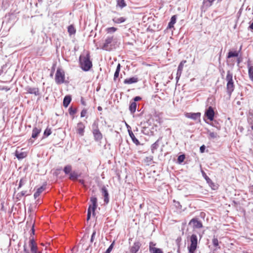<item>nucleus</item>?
<instances>
[{"instance_id": "1", "label": "nucleus", "mask_w": 253, "mask_h": 253, "mask_svg": "<svg viewBox=\"0 0 253 253\" xmlns=\"http://www.w3.org/2000/svg\"><path fill=\"white\" fill-rule=\"evenodd\" d=\"M79 62L81 69L85 72L88 71L92 66L88 53L86 55H81L79 57Z\"/></svg>"}, {"instance_id": "2", "label": "nucleus", "mask_w": 253, "mask_h": 253, "mask_svg": "<svg viewBox=\"0 0 253 253\" xmlns=\"http://www.w3.org/2000/svg\"><path fill=\"white\" fill-rule=\"evenodd\" d=\"M226 81L227 93L230 96L234 90L235 85L233 80V74L229 70L227 72Z\"/></svg>"}, {"instance_id": "3", "label": "nucleus", "mask_w": 253, "mask_h": 253, "mask_svg": "<svg viewBox=\"0 0 253 253\" xmlns=\"http://www.w3.org/2000/svg\"><path fill=\"white\" fill-rule=\"evenodd\" d=\"M90 201L92 204L89 206L87 209V220H89L90 219L91 213H92L93 216H95V211L97 206V199L95 197H91Z\"/></svg>"}, {"instance_id": "4", "label": "nucleus", "mask_w": 253, "mask_h": 253, "mask_svg": "<svg viewBox=\"0 0 253 253\" xmlns=\"http://www.w3.org/2000/svg\"><path fill=\"white\" fill-rule=\"evenodd\" d=\"M190 245L188 246L189 253H195L198 247V238L196 235L192 234L190 238Z\"/></svg>"}, {"instance_id": "5", "label": "nucleus", "mask_w": 253, "mask_h": 253, "mask_svg": "<svg viewBox=\"0 0 253 253\" xmlns=\"http://www.w3.org/2000/svg\"><path fill=\"white\" fill-rule=\"evenodd\" d=\"M92 129L95 141H100L102 139L103 136L98 129V123L96 122H94L92 125Z\"/></svg>"}, {"instance_id": "6", "label": "nucleus", "mask_w": 253, "mask_h": 253, "mask_svg": "<svg viewBox=\"0 0 253 253\" xmlns=\"http://www.w3.org/2000/svg\"><path fill=\"white\" fill-rule=\"evenodd\" d=\"M55 82L57 84H60L64 83L65 81V72L64 70L60 68H58L55 74Z\"/></svg>"}, {"instance_id": "7", "label": "nucleus", "mask_w": 253, "mask_h": 253, "mask_svg": "<svg viewBox=\"0 0 253 253\" xmlns=\"http://www.w3.org/2000/svg\"><path fill=\"white\" fill-rule=\"evenodd\" d=\"M115 40L113 36L107 37L102 45V49L107 51H111L112 49V43L115 42Z\"/></svg>"}, {"instance_id": "8", "label": "nucleus", "mask_w": 253, "mask_h": 253, "mask_svg": "<svg viewBox=\"0 0 253 253\" xmlns=\"http://www.w3.org/2000/svg\"><path fill=\"white\" fill-rule=\"evenodd\" d=\"M29 247L30 248L31 253H42L41 252L38 251L37 245L33 237H30Z\"/></svg>"}, {"instance_id": "9", "label": "nucleus", "mask_w": 253, "mask_h": 253, "mask_svg": "<svg viewBox=\"0 0 253 253\" xmlns=\"http://www.w3.org/2000/svg\"><path fill=\"white\" fill-rule=\"evenodd\" d=\"M215 113L213 108L211 106H210L206 110L205 115L210 121H213Z\"/></svg>"}, {"instance_id": "10", "label": "nucleus", "mask_w": 253, "mask_h": 253, "mask_svg": "<svg viewBox=\"0 0 253 253\" xmlns=\"http://www.w3.org/2000/svg\"><path fill=\"white\" fill-rule=\"evenodd\" d=\"M156 244L153 242H150L149 243V252L150 253H163L162 249L155 248Z\"/></svg>"}, {"instance_id": "11", "label": "nucleus", "mask_w": 253, "mask_h": 253, "mask_svg": "<svg viewBox=\"0 0 253 253\" xmlns=\"http://www.w3.org/2000/svg\"><path fill=\"white\" fill-rule=\"evenodd\" d=\"M189 225H193V226L195 228H201L203 227L202 223L201 221L198 220L197 218H192L189 223Z\"/></svg>"}, {"instance_id": "12", "label": "nucleus", "mask_w": 253, "mask_h": 253, "mask_svg": "<svg viewBox=\"0 0 253 253\" xmlns=\"http://www.w3.org/2000/svg\"><path fill=\"white\" fill-rule=\"evenodd\" d=\"M101 192L102 195L104 196V204H107L109 202V196L108 190L105 186H103L101 188Z\"/></svg>"}, {"instance_id": "13", "label": "nucleus", "mask_w": 253, "mask_h": 253, "mask_svg": "<svg viewBox=\"0 0 253 253\" xmlns=\"http://www.w3.org/2000/svg\"><path fill=\"white\" fill-rule=\"evenodd\" d=\"M141 246V244L139 241H135L130 248V253H136L139 251Z\"/></svg>"}, {"instance_id": "14", "label": "nucleus", "mask_w": 253, "mask_h": 253, "mask_svg": "<svg viewBox=\"0 0 253 253\" xmlns=\"http://www.w3.org/2000/svg\"><path fill=\"white\" fill-rule=\"evenodd\" d=\"M185 116L193 120H197L198 119H200L201 116L200 113H186L185 114Z\"/></svg>"}, {"instance_id": "15", "label": "nucleus", "mask_w": 253, "mask_h": 253, "mask_svg": "<svg viewBox=\"0 0 253 253\" xmlns=\"http://www.w3.org/2000/svg\"><path fill=\"white\" fill-rule=\"evenodd\" d=\"M201 172H202L203 177L206 180L207 182L209 184V185L210 186V187L212 189H215V187H216L215 185L212 181V180L207 176V175L206 174L205 172L203 170H202Z\"/></svg>"}, {"instance_id": "16", "label": "nucleus", "mask_w": 253, "mask_h": 253, "mask_svg": "<svg viewBox=\"0 0 253 253\" xmlns=\"http://www.w3.org/2000/svg\"><path fill=\"white\" fill-rule=\"evenodd\" d=\"M85 126L82 122H79L77 124V132L81 136H82L84 135Z\"/></svg>"}, {"instance_id": "17", "label": "nucleus", "mask_w": 253, "mask_h": 253, "mask_svg": "<svg viewBox=\"0 0 253 253\" xmlns=\"http://www.w3.org/2000/svg\"><path fill=\"white\" fill-rule=\"evenodd\" d=\"M25 90L27 91V93L30 94H34L36 96H38L40 94L39 89L37 87H31L30 86H27Z\"/></svg>"}, {"instance_id": "18", "label": "nucleus", "mask_w": 253, "mask_h": 253, "mask_svg": "<svg viewBox=\"0 0 253 253\" xmlns=\"http://www.w3.org/2000/svg\"><path fill=\"white\" fill-rule=\"evenodd\" d=\"M138 81V78L136 77H132L126 79L124 83L125 84H132L134 83H136Z\"/></svg>"}, {"instance_id": "19", "label": "nucleus", "mask_w": 253, "mask_h": 253, "mask_svg": "<svg viewBox=\"0 0 253 253\" xmlns=\"http://www.w3.org/2000/svg\"><path fill=\"white\" fill-rule=\"evenodd\" d=\"M162 137H160L155 143L151 146V150L152 153H154L155 151L156 150L159 146V141L162 139Z\"/></svg>"}, {"instance_id": "20", "label": "nucleus", "mask_w": 253, "mask_h": 253, "mask_svg": "<svg viewBox=\"0 0 253 253\" xmlns=\"http://www.w3.org/2000/svg\"><path fill=\"white\" fill-rule=\"evenodd\" d=\"M72 98L70 95H66L64 97L63 105L65 107H67L71 101Z\"/></svg>"}, {"instance_id": "21", "label": "nucleus", "mask_w": 253, "mask_h": 253, "mask_svg": "<svg viewBox=\"0 0 253 253\" xmlns=\"http://www.w3.org/2000/svg\"><path fill=\"white\" fill-rule=\"evenodd\" d=\"M137 104L135 102H130L129 106V110L131 114H134L136 110Z\"/></svg>"}, {"instance_id": "22", "label": "nucleus", "mask_w": 253, "mask_h": 253, "mask_svg": "<svg viewBox=\"0 0 253 253\" xmlns=\"http://www.w3.org/2000/svg\"><path fill=\"white\" fill-rule=\"evenodd\" d=\"M176 16L175 15H173L170 20V21L169 22L168 24V26L167 28L168 29H171L173 27L174 24L176 23Z\"/></svg>"}, {"instance_id": "23", "label": "nucleus", "mask_w": 253, "mask_h": 253, "mask_svg": "<svg viewBox=\"0 0 253 253\" xmlns=\"http://www.w3.org/2000/svg\"><path fill=\"white\" fill-rule=\"evenodd\" d=\"M41 132V129L38 128L37 127L33 128L32 130V138H37L39 134Z\"/></svg>"}, {"instance_id": "24", "label": "nucleus", "mask_w": 253, "mask_h": 253, "mask_svg": "<svg viewBox=\"0 0 253 253\" xmlns=\"http://www.w3.org/2000/svg\"><path fill=\"white\" fill-rule=\"evenodd\" d=\"M248 68L249 78L251 81L253 82V66L251 65L250 63H248Z\"/></svg>"}, {"instance_id": "25", "label": "nucleus", "mask_w": 253, "mask_h": 253, "mask_svg": "<svg viewBox=\"0 0 253 253\" xmlns=\"http://www.w3.org/2000/svg\"><path fill=\"white\" fill-rule=\"evenodd\" d=\"M15 156L18 160H22L26 157V154L25 152H19L16 151Z\"/></svg>"}, {"instance_id": "26", "label": "nucleus", "mask_w": 253, "mask_h": 253, "mask_svg": "<svg viewBox=\"0 0 253 253\" xmlns=\"http://www.w3.org/2000/svg\"><path fill=\"white\" fill-rule=\"evenodd\" d=\"M212 243L214 247L216 248L214 249V251H215L218 249H220V247L219 246V241L217 238L213 237L212 240Z\"/></svg>"}, {"instance_id": "27", "label": "nucleus", "mask_w": 253, "mask_h": 253, "mask_svg": "<svg viewBox=\"0 0 253 253\" xmlns=\"http://www.w3.org/2000/svg\"><path fill=\"white\" fill-rule=\"evenodd\" d=\"M126 19L125 17H121L119 18L115 17L113 18V21L116 24H121L125 22Z\"/></svg>"}, {"instance_id": "28", "label": "nucleus", "mask_w": 253, "mask_h": 253, "mask_svg": "<svg viewBox=\"0 0 253 253\" xmlns=\"http://www.w3.org/2000/svg\"><path fill=\"white\" fill-rule=\"evenodd\" d=\"M121 64L120 63H119L117 65L115 72L114 73V81H116L117 79L119 77V73H120V70H121Z\"/></svg>"}, {"instance_id": "29", "label": "nucleus", "mask_w": 253, "mask_h": 253, "mask_svg": "<svg viewBox=\"0 0 253 253\" xmlns=\"http://www.w3.org/2000/svg\"><path fill=\"white\" fill-rule=\"evenodd\" d=\"M44 190V187L43 186H42L39 188H38V189L34 194V198L36 199L37 197H38Z\"/></svg>"}, {"instance_id": "30", "label": "nucleus", "mask_w": 253, "mask_h": 253, "mask_svg": "<svg viewBox=\"0 0 253 253\" xmlns=\"http://www.w3.org/2000/svg\"><path fill=\"white\" fill-rule=\"evenodd\" d=\"M80 174H78L77 172L74 171L70 173L69 178L73 180H77Z\"/></svg>"}, {"instance_id": "31", "label": "nucleus", "mask_w": 253, "mask_h": 253, "mask_svg": "<svg viewBox=\"0 0 253 253\" xmlns=\"http://www.w3.org/2000/svg\"><path fill=\"white\" fill-rule=\"evenodd\" d=\"M186 61L185 60H183L180 63L178 66L176 74L181 75L183 70V65L185 63H186Z\"/></svg>"}, {"instance_id": "32", "label": "nucleus", "mask_w": 253, "mask_h": 253, "mask_svg": "<svg viewBox=\"0 0 253 253\" xmlns=\"http://www.w3.org/2000/svg\"><path fill=\"white\" fill-rule=\"evenodd\" d=\"M239 55V52L237 51H230L228 52L227 58H230L231 57H238Z\"/></svg>"}, {"instance_id": "33", "label": "nucleus", "mask_w": 253, "mask_h": 253, "mask_svg": "<svg viewBox=\"0 0 253 253\" xmlns=\"http://www.w3.org/2000/svg\"><path fill=\"white\" fill-rule=\"evenodd\" d=\"M126 6L125 0H117V6L123 8Z\"/></svg>"}, {"instance_id": "34", "label": "nucleus", "mask_w": 253, "mask_h": 253, "mask_svg": "<svg viewBox=\"0 0 253 253\" xmlns=\"http://www.w3.org/2000/svg\"><path fill=\"white\" fill-rule=\"evenodd\" d=\"M63 171L66 174H70L72 171V166L70 165L65 166L64 168Z\"/></svg>"}, {"instance_id": "35", "label": "nucleus", "mask_w": 253, "mask_h": 253, "mask_svg": "<svg viewBox=\"0 0 253 253\" xmlns=\"http://www.w3.org/2000/svg\"><path fill=\"white\" fill-rule=\"evenodd\" d=\"M131 138L132 142L137 146L140 145V142L139 140L135 137V135L133 133L132 134H130L129 136Z\"/></svg>"}, {"instance_id": "36", "label": "nucleus", "mask_w": 253, "mask_h": 253, "mask_svg": "<svg viewBox=\"0 0 253 253\" xmlns=\"http://www.w3.org/2000/svg\"><path fill=\"white\" fill-rule=\"evenodd\" d=\"M68 32L70 35H73L76 33V29L73 25H70L68 27Z\"/></svg>"}, {"instance_id": "37", "label": "nucleus", "mask_w": 253, "mask_h": 253, "mask_svg": "<svg viewBox=\"0 0 253 253\" xmlns=\"http://www.w3.org/2000/svg\"><path fill=\"white\" fill-rule=\"evenodd\" d=\"M26 181L27 180L26 178H22L19 181L18 189H19L20 188H21L22 186L26 183Z\"/></svg>"}, {"instance_id": "38", "label": "nucleus", "mask_w": 253, "mask_h": 253, "mask_svg": "<svg viewBox=\"0 0 253 253\" xmlns=\"http://www.w3.org/2000/svg\"><path fill=\"white\" fill-rule=\"evenodd\" d=\"M117 30V28L114 27H109L106 29V31L107 32V33L110 34L115 33Z\"/></svg>"}, {"instance_id": "39", "label": "nucleus", "mask_w": 253, "mask_h": 253, "mask_svg": "<svg viewBox=\"0 0 253 253\" xmlns=\"http://www.w3.org/2000/svg\"><path fill=\"white\" fill-rule=\"evenodd\" d=\"M51 133V129L47 127L44 131L43 135L45 137H47Z\"/></svg>"}, {"instance_id": "40", "label": "nucleus", "mask_w": 253, "mask_h": 253, "mask_svg": "<svg viewBox=\"0 0 253 253\" xmlns=\"http://www.w3.org/2000/svg\"><path fill=\"white\" fill-rule=\"evenodd\" d=\"M115 245V241H114L110 245L109 248L106 250L105 253H110L112 250H113V248L114 247V246Z\"/></svg>"}, {"instance_id": "41", "label": "nucleus", "mask_w": 253, "mask_h": 253, "mask_svg": "<svg viewBox=\"0 0 253 253\" xmlns=\"http://www.w3.org/2000/svg\"><path fill=\"white\" fill-rule=\"evenodd\" d=\"M77 111V109L76 108H74L72 107H70L69 108V113L70 115H75Z\"/></svg>"}, {"instance_id": "42", "label": "nucleus", "mask_w": 253, "mask_h": 253, "mask_svg": "<svg viewBox=\"0 0 253 253\" xmlns=\"http://www.w3.org/2000/svg\"><path fill=\"white\" fill-rule=\"evenodd\" d=\"M185 158V156L184 154L179 155L177 158V162L178 163H182Z\"/></svg>"}, {"instance_id": "43", "label": "nucleus", "mask_w": 253, "mask_h": 253, "mask_svg": "<svg viewBox=\"0 0 253 253\" xmlns=\"http://www.w3.org/2000/svg\"><path fill=\"white\" fill-rule=\"evenodd\" d=\"M208 133H209L210 137L211 138L214 139V138H216L218 136L217 133H215L214 132H211V131H210V130L208 131Z\"/></svg>"}, {"instance_id": "44", "label": "nucleus", "mask_w": 253, "mask_h": 253, "mask_svg": "<svg viewBox=\"0 0 253 253\" xmlns=\"http://www.w3.org/2000/svg\"><path fill=\"white\" fill-rule=\"evenodd\" d=\"M96 230H94L93 232H92V235L91 236V238H90V242L91 243H93V242L94 241V239H95V236H96Z\"/></svg>"}, {"instance_id": "45", "label": "nucleus", "mask_w": 253, "mask_h": 253, "mask_svg": "<svg viewBox=\"0 0 253 253\" xmlns=\"http://www.w3.org/2000/svg\"><path fill=\"white\" fill-rule=\"evenodd\" d=\"M152 160H153V158L152 157H147L145 159V162L146 163H148V165L151 163V162L152 161Z\"/></svg>"}, {"instance_id": "46", "label": "nucleus", "mask_w": 253, "mask_h": 253, "mask_svg": "<svg viewBox=\"0 0 253 253\" xmlns=\"http://www.w3.org/2000/svg\"><path fill=\"white\" fill-rule=\"evenodd\" d=\"M87 113V111L86 109H83L81 113V117L82 118L84 117Z\"/></svg>"}, {"instance_id": "47", "label": "nucleus", "mask_w": 253, "mask_h": 253, "mask_svg": "<svg viewBox=\"0 0 253 253\" xmlns=\"http://www.w3.org/2000/svg\"><path fill=\"white\" fill-rule=\"evenodd\" d=\"M27 191H22L20 193H18L17 196L20 197L24 196L26 195Z\"/></svg>"}, {"instance_id": "48", "label": "nucleus", "mask_w": 253, "mask_h": 253, "mask_svg": "<svg viewBox=\"0 0 253 253\" xmlns=\"http://www.w3.org/2000/svg\"><path fill=\"white\" fill-rule=\"evenodd\" d=\"M141 97L140 96H136L135 97H134L133 99V102H137V101H140V100H141Z\"/></svg>"}, {"instance_id": "49", "label": "nucleus", "mask_w": 253, "mask_h": 253, "mask_svg": "<svg viewBox=\"0 0 253 253\" xmlns=\"http://www.w3.org/2000/svg\"><path fill=\"white\" fill-rule=\"evenodd\" d=\"M206 147L204 145H202L200 148V151L201 153H204L205 152Z\"/></svg>"}, {"instance_id": "50", "label": "nucleus", "mask_w": 253, "mask_h": 253, "mask_svg": "<svg viewBox=\"0 0 253 253\" xmlns=\"http://www.w3.org/2000/svg\"><path fill=\"white\" fill-rule=\"evenodd\" d=\"M146 127H143L142 130H141V132L142 133L144 134H146V135H147L148 134L149 132L148 131L147 132H146Z\"/></svg>"}, {"instance_id": "51", "label": "nucleus", "mask_w": 253, "mask_h": 253, "mask_svg": "<svg viewBox=\"0 0 253 253\" xmlns=\"http://www.w3.org/2000/svg\"><path fill=\"white\" fill-rule=\"evenodd\" d=\"M175 206L176 207L178 208L179 209H181V206L180 205V203L178 202H177L176 203Z\"/></svg>"}, {"instance_id": "52", "label": "nucleus", "mask_w": 253, "mask_h": 253, "mask_svg": "<svg viewBox=\"0 0 253 253\" xmlns=\"http://www.w3.org/2000/svg\"><path fill=\"white\" fill-rule=\"evenodd\" d=\"M181 75L176 74V83H177L178 80H179Z\"/></svg>"}, {"instance_id": "53", "label": "nucleus", "mask_w": 253, "mask_h": 253, "mask_svg": "<svg viewBox=\"0 0 253 253\" xmlns=\"http://www.w3.org/2000/svg\"><path fill=\"white\" fill-rule=\"evenodd\" d=\"M249 190H250V192L252 194H253V185L250 186L249 187Z\"/></svg>"}, {"instance_id": "54", "label": "nucleus", "mask_w": 253, "mask_h": 253, "mask_svg": "<svg viewBox=\"0 0 253 253\" xmlns=\"http://www.w3.org/2000/svg\"><path fill=\"white\" fill-rule=\"evenodd\" d=\"M2 90H4L5 91H8L9 90V88H8L6 86H4V87H3L2 88H1Z\"/></svg>"}, {"instance_id": "55", "label": "nucleus", "mask_w": 253, "mask_h": 253, "mask_svg": "<svg viewBox=\"0 0 253 253\" xmlns=\"http://www.w3.org/2000/svg\"><path fill=\"white\" fill-rule=\"evenodd\" d=\"M23 251L24 253H30V252L27 249H24Z\"/></svg>"}, {"instance_id": "56", "label": "nucleus", "mask_w": 253, "mask_h": 253, "mask_svg": "<svg viewBox=\"0 0 253 253\" xmlns=\"http://www.w3.org/2000/svg\"><path fill=\"white\" fill-rule=\"evenodd\" d=\"M249 28L253 31V22L249 26Z\"/></svg>"}, {"instance_id": "57", "label": "nucleus", "mask_w": 253, "mask_h": 253, "mask_svg": "<svg viewBox=\"0 0 253 253\" xmlns=\"http://www.w3.org/2000/svg\"><path fill=\"white\" fill-rule=\"evenodd\" d=\"M54 70H55L54 67H52V71H51V74H50V76H51V77H52V76H53V72H54Z\"/></svg>"}, {"instance_id": "58", "label": "nucleus", "mask_w": 253, "mask_h": 253, "mask_svg": "<svg viewBox=\"0 0 253 253\" xmlns=\"http://www.w3.org/2000/svg\"><path fill=\"white\" fill-rule=\"evenodd\" d=\"M79 182H80V183H81V184H84V180H83V179H80V180H79Z\"/></svg>"}, {"instance_id": "59", "label": "nucleus", "mask_w": 253, "mask_h": 253, "mask_svg": "<svg viewBox=\"0 0 253 253\" xmlns=\"http://www.w3.org/2000/svg\"><path fill=\"white\" fill-rule=\"evenodd\" d=\"M128 134L129 136L130 135V134H132L133 133L132 132V131L130 129H129L128 128Z\"/></svg>"}, {"instance_id": "60", "label": "nucleus", "mask_w": 253, "mask_h": 253, "mask_svg": "<svg viewBox=\"0 0 253 253\" xmlns=\"http://www.w3.org/2000/svg\"><path fill=\"white\" fill-rule=\"evenodd\" d=\"M32 232L33 234H34L35 233V230H34V226L33 225L32 228Z\"/></svg>"}, {"instance_id": "61", "label": "nucleus", "mask_w": 253, "mask_h": 253, "mask_svg": "<svg viewBox=\"0 0 253 253\" xmlns=\"http://www.w3.org/2000/svg\"><path fill=\"white\" fill-rule=\"evenodd\" d=\"M177 253H180V245L178 244V249L177 250Z\"/></svg>"}, {"instance_id": "62", "label": "nucleus", "mask_w": 253, "mask_h": 253, "mask_svg": "<svg viewBox=\"0 0 253 253\" xmlns=\"http://www.w3.org/2000/svg\"><path fill=\"white\" fill-rule=\"evenodd\" d=\"M3 72L2 67L0 68V76L2 74Z\"/></svg>"}, {"instance_id": "63", "label": "nucleus", "mask_w": 253, "mask_h": 253, "mask_svg": "<svg viewBox=\"0 0 253 253\" xmlns=\"http://www.w3.org/2000/svg\"><path fill=\"white\" fill-rule=\"evenodd\" d=\"M97 109H98V110H99V111H101V110H102V107H101V106H98V107H97Z\"/></svg>"}, {"instance_id": "64", "label": "nucleus", "mask_w": 253, "mask_h": 253, "mask_svg": "<svg viewBox=\"0 0 253 253\" xmlns=\"http://www.w3.org/2000/svg\"><path fill=\"white\" fill-rule=\"evenodd\" d=\"M240 62H241V60H240V58H238V59H237V63L238 64H239L240 63Z\"/></svg>"}]
</instances>
